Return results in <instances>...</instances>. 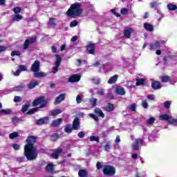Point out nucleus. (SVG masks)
Returning <instances> with one entry per match:
<instances>
[{
	"mask_svg": "<svg viewBox=\"0 0 177 177\" xmlns=\"http://www.w3.org/2000/svg\"><path fill=\"white\" fill-rule=\"evenodd\" d=\"M85 48L89 55H95V52H96V44L95 43L88 41Z\"/></svg>",
	"mask_w": 177,
	"mask_h": 177,
	"instance_id": "423d86ee",
	"label": "nucleus"
},
{
	"mask_svg": "<svg viewBox=\"0 0 177 177\" xmlns=\"http://www.w3.org/2000/svg\"><path fill=\"white\" fill-rule=\"evenodd\" d=\"M76 102L77 104L81 103V102H82V97H81V95H77L76 97Z\"/></svg>",
	"mask_w": 177,
	"mask_h": 177,
	"instance_id": "69168bd1",
	"label": "nucleus"
},
{
	"mask_svg": "<svg viewBox=\"0 0 177 177\" xmlns=\"http://www.w3.org/2000/svg\"><path fill=\"white\" fill-rule=\"evenodd\" d=\"M97 95H100V96L104 95V89L101 88L100 91H97Z\"/></svg>",
	"mask_w": 177,
	"mask_h": 177,
	"instance_id": "680f3d73",
	"label": "nucleus"
},
{
	"mask_svg": "<svg viewBox=\"0 0 177 177\" xmlns=\"http://www.w3.org/2000/svg\"><path fill=\"white\" fill-rule=\"evenodd\" d=\"M111 13H113V15H114L115 16H116V17H120V13L115 12V9H111Z\"/></svg>",
	"mask_w": 177,
	"mask_h": 177,
	"instance_id": "0e129e2a",
	"label": "nucleus"
},
{
	"mask_svg": "<svg viewBox=\"0 0 177 177\" xmlns=\"http://www.w3.org/2000/svg\"><path fill=\"white\" fill-rule=\"evenodd\" d=\"M45 171L47 174H53L55 172V165L53 163L48 164L45 167Z\"/></svg>",
	"mask_w": 177,
	"mask_h": 177,
	"instance_id": "4468645a",
	"label": "nucleus"
},
{
	"mask_svg": "<svg viewBox=\"0 0 177 177\" xmlns=\"http://www.w3.org/2000/svg\"><path fill=\"white\" fill-rule=\"evenodd\" d=\"M107 106H108V110H107V111L111 112V111H114L115 106H114V105H113V104L109 102V103L107 104Z\"/></svg>",
	"mask_w": 177,
	"mask_h": 177,
	"instance_id": "37998d69",
	"label": "nucleus"
},
{
	"mask_svg": "<svg viewBox=\"0 0 177 177\" xmlns=\"http://www.w3.org/2000/svg\"><path fill=\"white\" fill-rule=\"evenodd\" d=\"M30 47V43L28 42V40H25L24 43V50H27V49H28V48Z\"/></svg>",
	"mask_w": 177,
	"mask_h": 177,
	"instance_id": "49530a36",
	"label": "nucleus"
},
{
	"mask_svg": "<svg viewBox=\"0 0 177 177\" xmlns=\"http://www.w3.org/2000/svg\"><path fill=\"white\" fill-rule=\"evenodd\" d=\"M80 80H81V75L78 74L72 75L68 78V82H71V84H74V82H80Z\"/></svg>",
	"mask_w": 177,
	"mask_h": 177,
	"instance_id": "9d476101",
	"label": "nucleus"
},
{
	"mask_svg": "<svg viewBox=\"0 0 177 177\" xmlns=\"http://www.w3.org/2000/svg\"><path fill=\"white\" fill-rule=\"evenodd\" d=\"M120 12L122 15H128V13H129V10H128V9L127 8H122L120 10Z\"/></svg>",
	"mask_w": 177,
	"mask_h": 177,
	"instance_id": "bf43d9fd",
	"label": "nucleus"
},
{
	"mask_svg": "<svg viewBox=\"0 0 177 177\" xmlns=\"http://www.w3.org/2000/svg\"><path fill=\"white\" fill-rule=\"evenodd\" d=\"M73 131H74V129H73V127H71V124H66L65 128H64V131L66 133H71V132H73Z\"/></svg>",
	"mask_w": 177,
	"mask_h": 177,
	"instance_id": "bb28decb",
	"label": "nucleus"
},
{
	"mask_svg": "<svg viewBox=\"0 0 177 177\" xmlns=\"http://www.w3.org/2000/svg\"><path fill=\"white\" fill-rule=\"evenodd\" d=\"M12 11L15 15H19V13L21 12V7L17 6L12 9Z\"/></svg>",
	"mask_w": 177,
	"mask_h": 177,
	"instance_id": "f704fd0d",
	"label": "nucleus"
},
{
	"mask_svg": "<svg viewBox=\"0 0 177 177\" xmlns=\"http://www.w3.org/2000/svg\"><path fill=\"white\" fill-rule=\"evenodd\" d=\"M56 61L55 62V66L53 68L52 71L53 74H56L59 71V68L62 63V56L60 55H55Z\"/></svg>",
	"mask_w": 177,
	"mask_h": 177,
	"instance_id": "0eeeda50",
	"label": "nucleus"
},
{
	"mask_svg": "<svg viewBox=\"0 0 177 177\" xmlns=\"http://www.w3.org/2000/svg\"><path fill=\"white\" fill-rule=\"evenodd\" d=\"M11 56L13 57L15 56H21V53L19 50H13L11 52Z\"/></svg>",
	"mask_w": 177,
	"mask_h": 177,
	"instance_id": "c03bdc74",
	"label": "nucleus"
},
{
	"mask_svg": "<svg viewBox=\"0 0 177 177\" xmlns=\"http://www.w3.org/2000/svg\"><path fill=\"white\" fill-rule=\"evenodd\" d=\"M146 84V79L145 78H140V79H136V86H140V85H145Z\"/></svg>",
	"mask_w": 177,
	"mask_h": 177,
	"instance_id": "393cba45",
	"label": "nucleus"
},
{
	"mask_svg": "<svg viewBox=\"0 0 177 177\" xmlns=\"http://www.w3.org/2000/svg\"><path fill=\"white\" fill-rule=\"evenodd\" d=\"M19 136V133L17 132H13V133H11L10 135H9V138L10 139H15V138H17Z\"/></svg>",
	"mask_w": 177,
	"mask_h": 177,
	"instance_id": "a18cd8bd",
	"label": "nucleus"
},
{
	"mask_svg": "<svg viewBox=\"0 0 177 177\" xmlns=\"http://www.w3.org/2000/svg\"><path fill=\"white\" fill-rule=\"evenodd\" d=\"M151 88L155 91H157V89H161L162 88L161 83H160V82L158 81H155L151 83Z\"/></svg>",
	"mask_w": 177,
	"mask_h": 177,
	"instance_id": "a211bd4d",
	"label": "nucleus"
},
{
	"mask_svg": "<svg viewBox=\"0 0 177 177\" xmlns=\"http://www.w3.org/2000/svg\"><path fill=\"white\" fill-rule=\"evenodd\" d=\"M160 41H155L153 43H151L149 44V49H151V50H154L156 49H160Z\"/></svg>",
	"mask_w": 177,
	"mask_h": 177,
	"instance_id": "2eb2a0df",
	"label": "nucleus"
},
{
	"mask_svg": "<svg viewBox=\"0 0 177 177\" xmlns=\"http://www.w3.org/2000/svg\"><path fill=\"white\" fill-rule=\"evenodd\" d=\"M34 77L35 78H43L44 77H46V73L39 71L35 72Z\"/></svg>",
	"mask_w": 177,
	"mask_h": 177,
	"instance_id": "a878e982",
	"label": "nucleus"
},
{
	"mask_svg": "<svg viewBox=\"0 0 177 177\" xmlns=\"http://www.w3.org/2000/svg\"><path fill=\"white\" fill-rule=\"evenodd\" d=\"M24 161H26V158L24 156H20L17 158V162L21 163L24 162Z\"/></svg>",
	"mask_w": 177,
	"mask_h": 177,
	"instance_id": "8fccbe9b",
	"label": "nucleus"
},
{
	"mask_svg": "<svg viewBox=\"0 0 177 177\" xmlns=\"http://www.w3.org/2000/svg\"><path fill=\"white\" fill-rule=\"evenodd\" d=\"M91 81L95 84V85H99L100 84V79H96V77H93L91 79Z\"/></svg>",
	"mask_w": 177,
	"mask_h": 177,
	"instance_id": "5fc2aeb1",
	"label": "nucleus"
},
{
	"mask_svg": "<svg viewBox=\"0 0 177 177\" xmlns=\"http://www.w3.org/2000/svg\"><path fill=\"white\" fill-rule=\"evenodd\" d=\"M62 152H63V149H62V148L56 149L54 151V153H55L57 156H60L61 153H62Z\"/></svg>",
	"mask_w": 177,
	"mask_h": 177,
	"instance_id": "6e6d98bb",
	"label": "nucleus"
},
{
	"mask_svg": "<svg viewBox=\"0 0 177 177\" xmlns=\"http://www.w3.org/2000/svg\"><path fill=\"white\" fill-rule=\"evenodd\" d=\"M90 140L91 142H97V143H99L100 142L99 137H96L95 136H91L90 137Z\"/></svg>",
	"mask_w": 177,
	"mask_h": 177,
	"instance_id": "a19ab883",
	"label": "nucleus"
},
{
	"mask_svg": "<svg viewBox=\"0 0 177 177\" xmlns=\"http://www.w3.org/2000/svg\"><path fill=\"white\" fill-rule=\"evenodd\" d=\"M129 109L131 111H136V104L133 103L129 106Z\"/></svg>",
	"mask_w": 177,
	"mask_h": 177,
	"instance_id": "3c124183",
	"label": "nucleus"
},
{
	"mask_svg": "<svg viewBox=\"0 0 177 177\" xmlns=\"http://www.w3.org/2000/svg\"><path fill=\"white\" fill-rule=\"evenodd\" d=\"M123 34L125 38H131V37L132 36V28H128L127 29L124 30Z\"/></svg>",
	"mask_w": 177,
	"mask_h": 177,
	"instance_id": "6ab92c4d",
	"label": "nucleus"
},
{
	"mask_svg": "<svg viewBox=\"0 0 177 177\" xmlns=\"http://www.w3.org/2000/svg\"><path fill=\"white\" fill-rule=\"evenodd\" d=\"M39 84V83L37 80H32L28 84V89H34V88L38 86Z\"/></svg>",
	"mask_w": 177,
	"mask_h": 177,
	"instance_id": "4be33fe9",
	"label": "nucleus"
},
{
	"mask_svg": "<svg viewBox=\"0 0 177 177\" xmlns=\"http://www.w3.org/2000/svg\"><path fill=\"white\" fill-rule=\"evenodd\" d=\"M117 80H118V75H115L109 78L108 84H109V85H113V84L117 82Z\"/></svg>",
	"mask_w": 177,
	"mask_h": 177,
	"instance_id": "5701e85b",
	"label": "nucleus"
},
{
	"mask_svg": "<svg viewBox=\"0 0 177 177\" xmlns=\"http://www.w3.org/2000/svg\"><path fill=\"white\" fill-rule=\"evenodd\" d=\"M21 71H27V66L24 65H19L18 66V69L15 72H14L13 75L15 77H19V75H20V74L21 73Z\"/></svg>",
	"mask_w": 177,
	"mask_h": 177,
	"instance_id": "f8f14e48",
	"label": "nucleus"
},
{
	"mask_svg": "<svg viewBox=\"0 0 177 177\" xmlns=\"http://www.w3.org/2000/svg\"><path fill=\"white\" fill-rule=\"evenodd\" d=\"M26 41H28V43L30 44H35L37 42V36L32 37L30 38H28L26 39Z\"/></svg>",
	"mask_w": 177,
	"mask_h": 177,
	"instance_id": "473e14b6",
	"label": "nucleus"
},
{
	"mask_svg": "<svg viewBox=\"0 0 177 177\" xmlns=\"http://www.w3.org/2000/svg\"><path fill=\"white\" fill-rule=\"evenodd\" d=\"M20 121V119L18 117H14L12 118V124H17Z\"/></svg>",
	"mask_w": 177,
	"mask_h": 177,
	"instance_id": "4d7b16f0",
	"label": "nucleus"
},
{
	"mask_svg": "<svg viewBox=\"0 0 177 177\" xmlns=\"http://www.w3.org/2000/svg\"><path fill=\"white\" fill-rule=\"evenodd\" d=\"M142 104L144 109H147V107H149V104H147V102L145 100L142 101Z\"/></svg>",
	"mask_w": 177,
	"mask_h": 177,
	"instance_id": "338daca9",
	"label": "nucleus"
},
{
	"mask_svg": "<svg viewBox=\"0 0 177 177\" xmlns=\"http://www.w3.org/2000/svg\"><path fill=\"white\" fill-rule=\"evenodd\" d=\"M78 138H80V139H82L85 136V132L80 131L77 134Z\"/></svg>",
	"mask_w": 177,
	"mask_h": 177,
	"instance_id": "e2e57ef3",
	"label": "nucleus"
},
{
	"mask_svg": "<svg viewBox=\"0 0 177 177\" xmlns=\"http://www.w3.org/2000/svg\"><path fill=\"white\" fill-rule=\"evenodd\" d=\"M144 28L147 31H149V32H152V31H154V26L149 23L144 24Z\"/></svg>",
	"mask_w": 177,
	"mask_h": 177,
	"instance_id": "412c9836",
	"label": "nucleus"
},
{
	"mask_svg": "<svg viewBox=\"0 0 177 177\" xmlns=\"http://www.w3.org/2000/svg\"><path fill=\"white\" fill-rule=\"evenodd\" d=\"M97 103V98H93L90 100V104L93 107H96Z\"/></svg>",
	"mask_w": 177,
	"mask_h": 177,
	"instance_id": "c9c22d12",
	"label": "nucleus"
},
{
	"mask_svg": "<svg viewBox=\"0 0 177 177\" xmlns=\"http://www.w3.org/2000/svg\"><path fill=\"white\" fill-rule=\"evenodd\" d=\"M163 106L165 108H166L167 110L171 107V102L169 101H166L164 102Z\"/></svg>",
	"mask_w": 177,
	"mask_h": 177,
	"instance_id": "603ef678",
	"label": "nucleus"
},
{
	"mask_svg": "<svg viewBox=\"0 0 177 177\" xmlns=\"http://www.w3.org/2000/svg\"><path fill=\"white\" fill-rule=\"evenodd\" d=\"M115 92L120 96H124V95H125V89L121 86H116Z\"/></svg>",
	"mask_w": 177,
	"mask_h": 177,
	"instance_id": "dca6fc26",
	"label": "nucleus"
},
{
	"mask_svg": "<svg viewBox=\"0 0 177 177\" xmlns=\"http://www.w3.org/2000/svg\"><path fill=\"white\" fill-rule=\"evenodd\" d=\"M111 142L110 141L107 142V145H104V150L105 151H110L111 147Z\"/></svg>",
	"mask_w": 177,
	"mask_h": 177,
	"instance_id": "ea45409f",
	"label": "nucleus"
},
{
	"mask_svg": "<svg viewBox=\"0 0 177 177\" xmlns=\"http://www.w3.org/2000/svg\"><path fill=\"white\" fill-rule=\"evenodd\" d=\"M78 175L80 177H87L88 171L86 169H80L78 171Z\"/></svg>",
	"mask_w": 177,
	"mask_h": 177,
	"instance_id": "c85d7f7f",
	"label": "nucleus"
},
{
	"mask_svg": "<svg viewBox=\"0 0 177 177\" xmlns=\"http://www.w3.org/2000/svg\"><path fill=\"white\" fill-rule=\"evenodd\" d=\"M94 113L95 114L98 115V117H101V118H104V113L100 108H95L94 110Z\"/></svg>",
	"mask_w": 177,
	"mask_h": 177,
	"instance_id": "b1692460",
	"label": "nucleus"
},
{
	"mask_svg": "<svg viewBox=\"0 0 177 177\" xmlns=\"http://www.w3.org/2000/svg\"><path fill=\"white\" fill-rule=\"evenodd\" d=\"M38 137L34 136H28L26 140V145L24 146V154L28 161H34L38 158V153H37V148L34 147V145L37 143Z\"/></svg>",
	"mask_w": 177,
	"mask_h": 177,
	"instance_id": "f257e3e1",
	"label": "nucleus"
},
{
	"mask_svg": "<svg viewBox=\"0 0 177 177\" xmlns=\"http://www.w3.org/2000/svg\"><path fill=\"white\" fill-rule=\"evenodd\" d=\"M48 122H49V117L45 116L40 119L37 120L35 122V124H36V125L41 126V125L45 124H48Z\"/></svg>",
	"mask_w": 177,
	"mask_h": 177,
	"instance_id": "1a4fd4ad",
	"label": "nucleus"
},
{
	"mask_svg": "<svg viewBox=\"0 0 177 177\" xmlns=\"http://www.w3.org/2000/svg\"><path fill=\"white\" fill-rule=\"evenodd\" d=\"M23 20V16L20 14H16L11 19V21H20Z\"/></svg>",
	"mask_w": 177,
	"mask_h": 177,
	"instance_id": "cd10ccee",
	"label": "nucleus"
},
{
	"mask_svg": "<svg viewBox=\"0 0 177 177\" xmlns=\"http://www.w3.org/2000/svg\"><path fill=\"white\" fill-rule=\"evenodd\" d=\"M90 117H91V118L95 120V121H97V122L99 121V117H97L96 115H95L93 113H91Z\"/></svg>",
	"mask_w": 177,
	"mask_h": 177,
	"instance_id": "052dcab7",
	"label": "nucleus"
},
{
	"mask_svg": "<svg viewBox=\"0 0 177 177\" xmlns=\"http://www.w3.org/2000/svg\"><path fill=\"white\" fill-rule=\"evenodd\" d=\"M156 121V118L151 117L147 120V124L148 125H153L154 124V122Z\"/></svg>",
	"mask_w": 177,
	"mask_h": 177,
	"instance_id": "58836bf2",
	"label": "nucleus"
},
{
	"mask_svg": "<svg viewBox=\"0 0 177 177\" xmlns=\"http://www.w3.org/2000/svg\"><path fill=\"white\" fill-rule=\"evenodd\" d=\"M63 122V119L62 118H58L53 121L51 123V127L56 128V127H59L60 124Z\"/></svg>",
	"mask_w": 177,
	"mask_h": 177,
	"instance_id": "aec40b11",
	"label": "nucleus"
},
{
	"mask_svg": "<svg viewBox=\"0 0 177 177\" xmlns=\"http://www.w3.org/2000/svg\"><path fill=\"white\" fill-rule=\"evenodd\" d=\"M22 99L21 97L16 95L14 98L15 103H20L21 102Z\"/></svg>",
	"mask_w": 177,
	"mask_h": 177,
	"instance_id": "864d4df0",
	"label": "nucleus"
},
{
	"mask_svg": "<svg viewBox=\"0 0 177 177\" xmlns=\"http://www.w3.org/2000/svg\"><path fill=\"white\" fill-rule=\"evenodd\" d=\"M161 82H163V83L171 82V77L168 75L162 76Z\"/></svg>",
	"mask_w": 177,
	"mask_h": 177,
	"instance_id": "c756f323",
	"label": "nucleus"
},
{
	"mask_svg": "<svg viewBox=\"0 0 177 177\" xmlns=\"http://www.w3.org/2000/svg\"><path fill=\"white\" fill-rule=\"evenodd\" d=\"M39 67H41V62L39 60H35L32 64L30 70L33 73H37L39 71Z\"/></svg>",
	"mask_w": 177,
	"mask_h": 177,
	"instance_id": "6e6552de",
	"label": "nucleus"
},
{
	"mask_svg": "<svg viewBox=\"0 0 177 177\" xmlns=\"http://www.w3.org/2000/svg\"><path fill=\"white\" fill-rule=\"evenodd\" d=\"M55 19L53 17L49 18L48 25V26H56V23H55Z\"/></svg>",
	"mask_w": 177,
	"mask_h": 177,
	"instance_id": "79ce46f5",
	"label": "nucleus"
},
{
	"mask_svg": "<svg viewBox=\"0 0 177 177\" xmlns=\"http://www.w3.org/2000/svg\"><path fill=\"white\" fill-rule=\"evenodd\" d=\"M72 128L74 131H78L81 128V123L80 122V118H75L73 122Z\"/></svg>",
	"mask_w": 177,
	"mask_h": 177,
	"instance_id": "9b49d317",
	"label": "nucleus"
},
{
	"mask_svg": "<svg viewBox=\"0 0 177 177\" xmlns=\"http://www.w3.org/2000/svg\"><path fill=\"white\" fill-rule=\"evenodd\" d=\"M62 113V110L60 109H55V110H52L50 112V115H57L58 114Z\"/></svg>",
	"mask_w": 177,
	"mask_h": 177,
	"instance_id": "2f4dec72",
	"label": "nucleus"
},
{
	"mask_svg": "<svg viewBox=\"0 0 177 177\" xmlns=\"http://www.w3.org/2000/svg\"><path fill=\"white\" fill-rule=\"evenodd\" d=\"M159 120L160 121H167L168 124L177 127V119H174L172 116H169V115L167 113L160 115Z\"/></svg>",
	"mask_w": 177,
	"mask_h": 177,
	"instance_id": "20e7f679",
	"label": "nucleus"
},
{
	"mask_svg": "<svg viewBox=\"0 0 177 177\" xmlns=\"http://www.w3.org/2000/svg\"><path fill=\"white\" fill-rule=\"evenodd\" d=\"M32 106L35 108L31 109L26 113L28 115H32V114L38 112V109H45L48 106V100L45 99L44 95L39 96L33 100ZM38 106H39L37 107Z\"/></svg>",
	"mask_w": 177,
	"mask_h": 177,
	"instance_id": "f03ea898",
	"label": "nucleus"
},
{
	"mask_svg": "<svg viewBox=\"0 0 177 177\" xmlns=\"http://www.w3.org/2000/svg\"><path fill=\"white\" fill-rule=\"evenodd\" d=\"M66 99V93L60 94L57 98L55 99V104H59V103H62L63 100Z\"/></svg>",
	"mask_w": 177,
	"mask_h": 177,
	"instance_id": "f3484780",
	"label": "nucleus"
},
{
	"mask_svg": "<svg viewBox=\"0 0 177 177\" xmlns=\"http://www.w3.org/2000/svg\"><path fill=\"white\" fill-rule=\"evenodd\" d=\"M167 9L169 10H176L177 6H176V5H174L172 3H169L167 5Z\"/></svg>",
	"mask_w": 177,
	"mask_h": 177,
	"instance_id": "e433bc0d",
	"label": "nucleus"
},
{
	"mask_svg": "<svg viewBox=\"0 0 177 177\" xmlns=\"http://www.w3.org/2000/svg\"><path fill=\"white\" fill-rule=\"evenodd\" d=\"M0 113H2L3 114H12V110H10V109H1L0 111Z\"/></svg>",
	"mask_w": 177,
	"mask_h": 177,
	"instance_id": "de8ad7c7",
	"label": "nucleus"
},
{
	"mask_svg": "<svg viewBox=\"0 0 177 177\" xmlns=\"http://www.w3.org/2000/svg\"><path fill=\"white\" fill-rule=\"evenodd\" d=\"M143 145V140L141 138L136 139L135 143L133 144L132 147L134 150H139L140 146Z\"/></svg>",
	"mask_w": 177,
	"mask_h": 177,
	"instance_id": "ddd939ff",
	"label": "nucleus"
},
{
	"mask_svg": "<svg viewBox=\"0 0 177 177\" xmlns=\"http://www.w3.org/2000/svg\"><path fill=\"white\" fill-rule=\"evenodd\" d=\"M16 91H21L24 89V83L21 82L20 85L15 86Z\"/></svg>",
	"mask_w": 177,
	"mask_h": 177,
	"instance_id": "4c0bfd02",
	"label": "nucleus"
},
{
	"mask_svg": "<svg viewBox=\"0 0 177 177\" xmlns=\"http://www.w3.org/2000/svg\"><path fill=\"white\" fill-rule=\"evenodd\" d=\"M51 157L55 160L59 159V155H57V153H55V152L51 154Z\"/></svg>",
	"mask_w": 177,
	"mask_h": 177,
	"instance_id": "774afa93",
	"label": "nucleus"
},
{
	"mask_svg": "<svg viewBox=\"0 0 177 177\" xmlns=\"http://www.w3.org/2000/svg\"><path fill=\"white\" fill-rule=\"evenodd\" d=\"M81 5L82 3L80 2H75L71 5V7L66 11V15L68 16V17H78L82 15L84 10L81 8Z\"/></svg>",
	"mask_w": 177,
	"mask_h": 177,
	"instance_id": "7ed1b4c3",
	"label": "nucleus"
},
{
	"mask_svg": "<svg viewBox=\"0 0 177 177\" xmlns=\"http://www.w3.org/2000/svg\"><path fill=\"white\" fill-rule=\"evenodd\" d=\"M59 138H60V135H59V133H55L51 136L50 140H52V142H56Z\"/></svg>",
	"mask_w": 177,
	"mask_h": 177,
	"instance_id": "7c9ffc66",
	"label": "nucleus"
},
{
	"mask_svg": "<svg viewBox=\"0 0 177 177\" xmlns=\"http://www.w3.org/2000/svg\"><path fill=\"white\" fill-rule=\"evenodd\" d=\"M28 109H30V104H26L22 106L21 111L22 113H26V111H27L28 110Z\"/></svg>",
	"mask_w": 177,
	"mask_h": 177,
	"instance_id": "72a5a7b5",
	"label": "nucleus"
},
{
	"mask_svg": "<svg viewBox=\"0 0 177 177\" xmlns=\"http://www.w3.org/2000/svg\"><path fill=\"white\" fill-rule=\"evenodd\" d=\"M78 26V21L77 20H73L70 23V27H77Z\"/></svg>",
	"mask_w": 177,
	"mask_h": 177,
	"instance_id": "09e8293b",
	"label": "nucleus"
},
{
	"mask_svg": "<svg viewBox=\"0 0 177 177\" xmlns=\"http://www.w3.org/2000/svg\"><path fill=\"white\" fill-rule=\"evenodd\" d=\"M102 171L104 175H106L107 176H113V175H115V168L113 166H105Z\"/></svg>",
	"mask_w": 177,
	"mask_h": 177,
	"instance_id": "39448f33",
	"label": "nucleus"
},
{
	"mask_svg": "<svg viewBox=\"0 0 177 177\" xmlns=\"http://www.w3.org/2000/svg\"><path fill=\"white\" fill-rule=\"evenodd\" d=\"M12 147L14 150H20V145L19 144H12Z\"/></svg>",
	"mask_w": 177,
	"mask_h": 177,
	"instance_id": "13d9d810",
	"label": "nucleus"
}]
</instances>
